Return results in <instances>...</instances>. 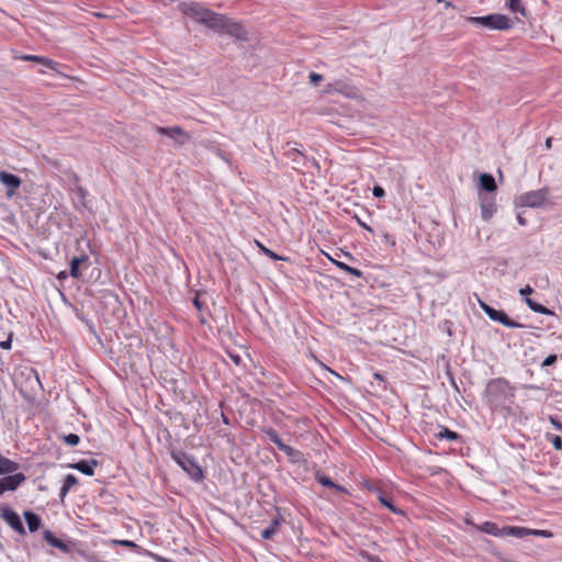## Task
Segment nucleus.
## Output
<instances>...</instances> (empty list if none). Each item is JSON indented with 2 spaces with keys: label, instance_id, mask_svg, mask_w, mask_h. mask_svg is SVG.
<instances>
[{
  "label": "nucleus",
  "instance_id": "obj_18",
  "mask_svg": "<svg viewBox=\"0 0 562 562\" xmlns=\"http://www.w3.org/2000/svg\"><path fill=\"white\" fill-rule=\"evenodd\" d=\"M282 522L283 517L278 514V516L273 518L265 529L261 530V538L265 540L271 539L279 531Z\"/></svg>",
  "mask_w": 562,
  "mask_h": 562
},
{
  "label": "nucleus",
  "instance_id": "obj_60",
  "mask_svg": "<svg viewBox=\"0 0 562 562\" xmlns=\"http://www.w3.org/2000/svg\"><path fill=\"white\" fill-rule=\"evenodd\" d=\"M546 145H547L548 148L551 147V139L550 138L547 139Z\"/></svg>",
  "mask_w": 562,
  "mask_h": 562
},
{
  "label": "nucleus",
  "instance_id": "obj_4",
  "mask_svg": "<svg viewBox=\"0 0 562 562\" xmlns=\"http://www.w3.org/2000/svg\"><path fill=\"white\" fill-rule=\"evenodd\" d=\"M550 189L548 187L525 192L515 198L516 207L541 209L549 203Z\"/></svg>",
  "mask_w": 562,
  "mask_h": 562
},
{
  "label": "nucleus",
  "instance_id": "obj_52",
  "mask_svg": "<svg viewBox=\"0 0 562 562\" xmlns=\"http://www.w3.org/2000/svg\"><path fill=\"white\" fill-rule=\"evenodd\" d=\"M69 491L70 490L68 487H66L65 485H61L60 491H59V497L61 501L66 497V495L68 494Z\"/></svg>",
  "mask_w": 562,
  "mask_h": 562
},
{
  "label": "nucleus",
  "instance_id": "obj_59",
  "mask_svg": "<svg viewBox=\"0 0 562 562\" xmlns=\"http://www.w3.org/2000/svg\"><path fill=\"white\" fill-rule=\"evenodd\" d=\"M445 8H453V4L450 1H446Z\"/></svg>",
  "mask_w": 562,
  "mask_h": 562
},
{
  "label": "nucleus",
  "instance_id": "obj_39",
  "mask_svg": "<svg viewBox=\"0 0 562 562\" xmlns=\"http://www.w3.org/2000/svg\"><path fill=\"white\" fill-rule=\"evenodd\" d=\"M558 359H559L558 355H554V353L553 355H549L542 361L541 367L544 368V367L554 366L558 362Z\"/></svg>",
  "mask_w": 562,
  "mask_h": 562
},
{
  "label": "nucleus",
  "instance_id": "obj_6",
  "mask_svg": "<svg viewBox=\"0 0 562 562\" xmlns=\"http://www.w3.org/2000/svg\"><path fill=\"white\" fill-rule=\"evenodd\" d=\"M480 306L483 312L494 322L502 324L508 328H525L527 327L525 324L518 323L512 318L503 311L496 310L487 303L480 301Z\"/></svg>",
  "mask_w": 562,
  "mask_h": 562
},
{
  "label": "nucleus",
  "instance_id": "obj_17",
  "mask_svg": "<svg viewBox=\"0 0 562 562\" xmlns=\"http://www.w3.org/2000/svg\"><path fill=\"white\" fill-rule=\"evenodd\" d=\"M86 265L89 266V257L87 255H81L78 257H74L69 262V274L72 278L78 279L81 276L80 266Z\"/></svg>",
  "mask_w": 562,
  "mask_h": 562
},
{
  "label": "nucleus",
  "instance_id": "obj_54",
  "mask_svg": "<svg viewBox=\"0 0 562 562\" xmlns=\"http://www.w3.org/2000/svg\"><path fill=\"white\" fill-rule=\"evenodd\" d=\"M551 422H552V425L554 426L555 429L562 431V422L555 420V419H552Z\"/></svg>",
  "mask_w": 562,
  "mask_h": 562
},
{
  "label": "nucleus",
  "instance_id": "obj_29",
  "mask_svg": "<svg viewBox=\"0 0 562 562\" xmlns=\"http://www.w3.org/2000/svg\"><path fill=\"white\" fill-rule=\"evenodd\" d=\"M40 60H37L36 63L50 69V70H55L58 72V67H59V63L54 60V59H50L46 56H41L38 57Z\"/></svg>",
  "mask_w": 562,
  "mask_h": 562
},
{
  "label": "nucleus",
  "instance_id": "obj_25",
  "mask_svg": "<svg viewBox=\"0 0 562 562\" xmlns=\"http://www.w3.org/2000/svg\"><path fill=\"white\" fill-rule=\"evenodd\" d=\"M519 529L522 532L520 536H516V538H524L527 536H536V537H543V538L552 537V532L550 530L530 529V528L520 527V526H519Z\"/></svg>",
  "mask_w": 562,
  "mask_h": 562
},
{
  "label": "nucleus",
  "instance_id": "obj_37",
  "mask_svg": "<svg viewBox=\"0 0 562 562\" xmlns=\"http://www.w3.org/2000/svg\"><path fill=\"white\" fill-rule=\"evenodd\" d=\"M77 484L78 479L74 474L69 473L64 477L63 485H65L69 490Z\"/></svg>",
  "mask_w": 562,
  "mask_h": 562
},
{
  "label": "nucleus",
  "instance_id": "obj_9",
  "mask_svg": "<svg viewBox=\"0 0 562 562\" xmlns=\"http://www.w3.org/2000/svg\"><path fill=\"white\" fill-rule=\"evenodd\" d=\"M155 130L158 134L173 139L179 145H183L190 138V135L179 125L169 127L156 126Z\"/></svg>",
  "mask_w": 562,
  "mask_h": 562
},
{
  "label": "nucleus",
  "instance_id": "obj_61",
  "mask_svg": "<svg viewBox=\"0 0 562 562\" xmlns=\"http://www.w3.org/2000/svg\"><path fill=\"white\" fill-rule=\"evenodd\" d=\"M66 276H67V274H66V272H65V271H63V272H60V273H59V276H58V277H59V278H66Z\"/></svg>",
  "mask_w": 562,
  "mask_h": 562
},
{
  "label": "nucleus",
  "instance_id": "obj_42",
  "mask_svg": "<svg viewBox=\"0 0 562 562\" xmlns=\"http://www.w3.org/2000/svg\"><path fill=\"white\" fill-rule=\"evenodd\" d=\"M308 79L311 85L317 86L323 80V76L317 72H311Z\"/></svg>",
  "mask_w": 562,
  "mask_h": 562
},
{
  "label": "nucleus",
  "instance_id": "obj_50",
  "mask_svg": "<svg viewBox=\"0 0 562 562\" xmlns=\"http://www.w3.org/2000/svg\"><path fill=\"white\" fill-rule=\"evenodd\" d=\"M447 374H448V378H449V381H450L451 385L454 387V390H456L457 392H460V390H459V387H458V384H457V382H456V380H454L453 374H452L451 372H449V371H448V373H447Z\"/></svg>",
  "mask_w": 562,
  "mask_h": 562
},
{
  "label": "nucleus",
  "instance_id": "obj_31",
  "mask_svg": "<svg viewBox=\"0 0 562 562\" xmlns=\"http://www.w3.org/2000/svg\"><path fill=\"white\" fill-rule=\"evenodd\" d=\"M547 440L554 447L555 450L562 451L561 436L548 432Z\"/></svg>",
  "mask_w": 562,
  "mask_h": 562
},
{
  "label": "nucleus",
  "instance_id": "obj_63",
  "mask_svg": "<svg viewBox=\"0 0 562 562\" xmlns=\"http://www.w3.org/2000/svg\"><path fill=\"white\" fill-rule=\"evenodd\" d=\"M161 561H162V562H170V560H168V559H162V558H161Z\"/></svg>",
  "mask_w": 562,
  "mask_h": 562
},
{
  "label": "nucleus",
  "instance_id": "obj_2",
  "mask_svg": "<svg viewBox=\"0 0 562 562\" xmlns=\"http://www.w3.org/2000/svg\"><path fill=\"white\" fill-rule=\"evenodd\" d=\"M516 389L505 378L491 379L483 392L485 404L493 412H509L515 402Z\"/></svg>",
  "mask_w": 562,
  "mask_h": 562
},
{
  "label": "nucleus",
  "instance_id": "obj_14",
  "mask_svg": "<svg viewBox=\"0 0 562 562\" xmlns=\"http://www.w3.org/2000/svg\"><path fill=\"white\" fill-rule=\"evenodd\" d=\"M369 488L371 491L375 492L378 501L384 507H386L389 510H391L395 515H401V516L404 515V510L394 505L393 497L389 493L383 491L381 487H372V486H370Z\"/></svg>",
  "mask_w": 562,
  "mask_h": 562
},
{
  "label": "nucleus",
  "instance_id": "obj_1",
  "mask_svg": "<svg viewBox=\"0 0 562 562\" xmlns=\"http://www.w3.org/2000/svg\"><path fill=\"white\" fill-rule=\"evenodd\" d=\"M179 10L198 23H201L209 29L234 37L237 41H248V33L244 25L237 21L227 18L224 14L216 13L199 2H181Z\"/></svg>",
  "mask_w": 562,
  "mask_h": 562
},
{
  "label": "nucleus",
  "instance_id": "obj_57",
  "mask_svg": "<svg viewBox=\"0 0 562 562\" xmlns=\"http://www.w3.org/2000/svg\"><path fill=\"white\" fill-rule=\"evenodd\" d=\"M524 389H526V390H540V387L538 385H533V384L524 385Z\"/></svg>",
  "mask_w": 562,
  "mask_h": 562
},
{
  "label": "nucleus",
  "instance_id": "obj_7",
  "mask_svg": "<svg viewBox=\"0 0 562 562\" xmlns=\"http://www.w3.org/2000/svg\"><path fill=\"white\" fill-rule=\"evenodd\" d=\"M480 531L485 532L487 535H492L494 537H515L521 535V530L519 526H505L499 528L497 524L493 521H484L481 526H475Z\"/></svg>",
  "mask_w": 562,
  "mask_h": 562
},
{
  "label": "nucleus",
  "instance_id": "obj_45",
  "mask_svg": "<svg viewBox=\"0 0 562 562\" xmlns=\"http://www.w3.org/2000/svg\"><path fill=\"white\" fill-rule=\"evenodd\" d=\"M40 55H29V54H23V55H20L19 57H16L18 59H21V60H24V61H33V63H36Z\"/></svg>",
  "mask_w": 562,
  "mask_h": 562
},
{
  "label": "nucleus",
  "instance_id": "obj_40",
  "mask_svg": "<svg viewBox=\"0 0 562 562\" xmlns=\"http://www.w3.org/2000/svg\"><path fill=\"white\" fill-rule=\"evenodd\" d=\"M381 237H382V240H383L386 245H389V246H391V247H394V246L396 245L395 237H394L392 234H390V233H387V232H383V233H382V235H381Z\"/></svg>",
  "mask_w": 562,
  "mask_h": 562
},
{
  "label": "nucleus",
  "instance_id": "obj_38",
  "mask_svg": "<svg viewBox=\"0 0 562 562\" xmlns=\"http://www.w3.org/2000/svg\"><path fill=\"white\" fill-rule=\"evenodd\" d=\"M74 547H75V543L72 541H63V540H60V542L58 543L56 549H59L64 553H69V552H71Z\"/></svg>",
  "mask_w": 562,
  "mask_h": 562
},
{
  "label": "nucleus",
  "instance_id": "obj_12",
  "mask_svg": "<svg viewBox=\"0 0 562 562\" xmlns=\"http://www.w3.org/2000/svg\"><path fill=\"white\" fill-rule=\"evenodd\" d=\"M0 182L7 188V195L12 196L22 184V179L11 172L0 171Z\"/></svg>",
  "mask_w": 562,
  "mask_h": 562
},
{
  "label": "nucleus",
  "instance_id": "obj_20",
  "mask_svg": "<svg viewBox=\"0 0 562 562\" xmlns=\"http://www.w3.org/2000/svg\"><path fill=\"white\" fill-rule=\"evenodd\" d=\"M23 516L25 518V521H26L30 532H35L40 529V527L42 525V518L40 515H37L36 513H34L32 510H25L23 513Z\"/></svg>",
  "mask_w": 562,
  "mask_h": 562
},
{
  "label": "nucleus",
  "instance_id": "obj_48",
  "mask_svg": "<svg viewBox=\"0 0 562 562\" xmlns=\"http://www.w3.org/2000/svg\"><path fill=\"white\" fill-rule=\"evenodd\" d=\"M341 82L340 81H337L335 82V85L333 83H328L327 85V88H326V92H330V91H340V88L338 86H340Z\"/></svg>",
  "mask_w": 562,
  "mask_h": 562
},
{
  "label": "nucleus",
  "instance_id": "obj_58",
  "mask_svg": "<svg viewBox=\"0 0 562 562\" xmlns=\"http://www.w3.org/2000/svg\"><path fill=\"white\" fill-rule=\"evenodd\" d=\"M222 420L225 425H229V419L224 413H222Z\"/></svg>",
  "mask_w": 562,
  "mask_h": 562
},
{
  "label": "nucleus",
  "instance_id": "obj_35",
  "mask_svg": "<svg viewBox=\"0 0 562 562\" xmlns=\"http://www.w3.org/2000/svg\"><path fill=\"white\" fill-rule=\"evenodd\" d=\"M61 439L65 443L71 447H75L80 442V437L77 434L64 435Z\"/></svg>",
  "mask_w": 562,
  "mask_h": 562
},
{
  "label": "nucleus",
  "instance_id": "obj_11",
  "mask_svg": "<svg viewBox=\"0 0 562 562\" xmlns=\"http://www.w3.org/2000/svg\"><path fill=\"white\" fill-rule=\"evenodd\" d=\"M26 480L24 473H11L0 479V495L5 492H13Z\"/></svg>",
  "mask_w": 562,
  "mask_h": 562
},
{
  "label": "nucleus",
  "instance_id": "obj_56",
  "mask_svg": "<svg viewBox=\"0 0 562 562\" xmlns=\"http://www.w3.org/2000/svg\"><path fill=\"white\" fill-rule=\"evenodd\" d=\"M373 376H374L375 380H379L381 382H385L384 376L381 373H379V372H375L373 374Z\"/></svg>",
  "mask_w": 562,
  "mask_h": 562
},
{
  "label": "nucleus",
  "instance_id": "obj_8",
  "mask_svg": "<svg viewBox=\"0 0 562 562\" xmlns=\"http://www.w3.org/2000/svg\"><path fill=\"white\" fill-rule=\"evenodd\" d=\"M477 195H479L482 220L487 222L497 212L496 196H495V194H487V193H483V192H479Z\"/></svg>",
  "mask_w": 562,
  "mask_h": 562
},
{
  "label": "nucleus",
  "instance_id": "obj_46",
  "mask_svg": "<svg viewBox=\"0 0 562 562\" xmlns=\"http://www.w3.org/2000/svg\"><path fill=\"white\" fill-rule=\"evenodd\" d=\"M533 292V289L530 285H526L525 288L519 290V294L525 299L529 297V295Z\"/></svg>",
  "mask_w": 562,
  "mask_h": 562
},
{
  "label": "nucleus",
  "instance_id": "obj_24",
  "mask_svg": "<svg viewBox=\"0 0 562 562\" xmlns=\"http://www.w3.org/2000/svg\"><path fill=\"white\" fill-rule=\"evenodd\" d=\"M525 303L527 304V306L532 311V312H536V313H539V314H542V315H554V312L551 311L550 308L546 307L544 305L533 301L532 299L530 297H525L524 299Z\"/></svg>",
  "mask_w": 562,
  "mask_h": 562
},
{
  "label": "nucleus",
  "instance_id": "obj_51",
  "mask_svg": "<svg viewBox=\"0 0 562 562\" xmlns=\"http://www.w3.org/2000/svg\"><path fill=\"white\" fill-rule=\"evenodd\" d=\"M516 218L520 226H526L528 224L527 218L524 217L521 213H518Z\"/></svg>",
  "mask_w": 562,
  "mask_h": 562
},
{
  "label": "nucleus",
  "instance_id": "obj_33",
  "mask_svg": "<svg viewBox=\"0 0 562 562\" xmlns=\"http://www.w3.org/2000/svg\"><path fill=\"white\" fill-rule=\"evenodd\" d=\"M112 543L115 544V546H122V547L131 548V549H133L134 551H136L138 553L143 550L138 544H136L132 540H112Z\"/></svg>",
  "mask_w": 562,
  "mask_h": 562
},
{
  "label": "nucleus",
  "instance_id": "obj_23",
  "mask_svg": "<svg viewBox=\"0 0 562 562\" xmlns=\"http://www.w3.org/2000/svg\"><path fill=\"white\" fill-rule=\"evenodd\" d=\"M435 437L439 440H448V441H462L461 435H459L457 431H453L445 426L440 427L439 432L435 435Z\"/></svg>",
  "mask_w": 562,
  "mask_h": 562
},
{
  "label": "nucleus",
  "instance_id": "obj_27",
  "mask_svg": "<svg viewBox=\"0 0 562 562\" xmlns=\"http://www.w3.org/2000/svg\"><path fill=\"white\" fill-rule=\"evenodd\" d=\"M333 263L340 270L353 276V277H357V278H362L363 277V272L357 268H353L342 261H338V260H335V259H331Z\"/></svg>",
  "mask_w": 562,
  "mask_h": 562
},
{
  "label": "nucleus",
  "instance_id": "obj_3",
  "mask_svg": "<svg viewBox=\"0 0 562 562\" xmlns=\"http://www.w3.org/2000/svg\"><path fill=\"white\" fill-rule=\"evenodd\" d=\"M169 453L171 459L181 468L190 480L200 483L205 479L204 471L194 456L176 448H171Z\"/></svg>",
  "mask_w": 562,
  "mask_h": 562
},
{
  "label": "nucleus",
  "instance_id": "obj_22",
  "mask_svg": "<svg viewBox=\"0 0 562 562\" xmlns=\"http://www.w3.org/2000/svg\"><path fill=\"white\" fill-rule=\"evenodd\" d=\"M20 468V464L15 461H12L2 454H0V475H7L14 473Z\"/></svg>",
  "mask_w": 562,
  "mask_h": 562
},
{
  "label": "nucleus",
  "instance_id": "obj_41",
  "mask_svg": "<svg viewBox=\"0 0 562 562\" xmlns=\"http://www.w3.org/2000/svg\"><path fill=\"white\" fill-rule=\"evenodd\" d=\"M452 325H453V324H452V322H451V321L446 319V321H443V322L439 325V327H440L443 331H446V334H447L449 337H451V336L453 335V334H452Z\"/></svg>",
  "mask_w": 562,
  "mask_h": 562
},
{
  "label": "nucleus",
  "instance_id": "obj_49",
  "mask_svg": "<svg viewBox=\"0 0 562 562\" xmlns=\"http://www.w3.org/2000/svg\"><path fill=\"white\" fill-rule=\"evenodd\" d=\"M193 305H194V307H195L198 311H200V312H201V311H202V308H203V305H204V304H203V302L199 299V295H198V294H196V295L194 296V299H193Z\"/></svg>",
  "mask_w": 562,
  "mask_h": 562
},
{
  "label": "nucleus",
  "instance_id": "obj_36",
  "mask_svg": "<svg viewBox=\"0 0 562 562\" xmlns=\"http://www.w3.org/2000/svg\"><path fill=\"white\" fill-rule=\"evenodd\" d=\"M359 554L366 562H383V560L380 557L371 554L366 550H361Z\"/></svg>",
  "mask_w": 562,
  "mask_h": 562
},
{
  "label": "nucleus",
  "instance_id": "obj_5",
  "mask_svg": "<svg viewBox=\"0 0 562 562\" xmlns=\"http://www.w3.org/2000/svg\"><path fill=\"white\" fill-rule=\"evenodd\" d=\"M467 22L497 31H506L513 27L510 19L501 13H491L484 16H468Z\"/></svg>",
  "mask_w": 562,
  "mask_h": 562
},
{
  "label": "nucleus",
  "instance_id": "obj_34",
  "mask_svg": "<svg viewBox=\"0 0 562 562\" xmlns=\"http://www.w3.org/2000/svg\"><path fill=\"white\" fill-rule=\"evenodd\" d=\"M76 552L82 557L87 562H101L98 554L88 552L82 549H77Z\"/></svg>",
  "mask_w": 562,
  "mask_h": 562
},
{
  "label": "nucleus",
  "instance_id": "obj_26",
  "mask_svg": "<svg viewBox=\"0 0 562 562\" xmlns=\"http://www.w3.org/2000/svg\"><path fill=\"white\" fill-rule=\"evenodd\" d=\"M262 434L267 436L269 441L274 443L279 449L284 445V442L281 440L278 431L272 427H262L261 428Z\"/></svg>",
  "mask_w": 562,
  "mask_h": 562
},
{
  "label": "nucleus",
  "instance_id": "obj_10",
  "mask_svg": "<svg viewBox=\"0 0 562 562\" xmlns=\"http://www.w3.org/2000/svg\"><path fill=\"white\" fill-rule=\"evenodd\" d=\"M1 510V517L3 520L18 533L25 535V528L22 524V520L18 513H15L11 507L8 505H3L0 507Z\"/></svg>",
  "mask_w": 562,
  "mask_h": 562
},
{
  "label": "nucleus",
  "instance_id": "obj_53",
  "mask_svg": "<svg viewBox=\"0 0 562 562\" xmlns=\"http://www.w3.org/2000/svg\"><path fill=\"white\" fill-rule=\"evenodd\" d=\"M232 361L236 364H239L241 361V358L239 355L228 353Z\"/></svg>",
  "mask_w": 562,
  "mask_h": 562
},
{
  "label": "nucleus",
  "instance_id": "obj_28",
  "mask_svg": "<svg viewBox=\"0 0 562 562\" xmlns=\"http://www.w3.org/2000/svg\"><path fill=\"white\" fill-rule=\"evenodd\" d=\"M256 246L258 247L259 251L267 256L268 258H270L271 260H274V261H278V260H282V261H285L286 258L283 257V256H280L278 255L277 252H274L273 250L267 248L263 244H261L260 241L256 240Z\"/></svg>",
  "mask_w": 562,
  "mask_h": 562
},
{
  "label": "nucleus",
  "instance_id": "obj_43",
  "mask_svg": "<svg viewBox=\"0 0 562 562\" xmlns=\"http://www.w3.org/2000/svg\"><path fill=\"white\" fill-rule=\"evenodd\" d=\"M372 194L374 198L381 199L385 196V190L381 186H374L372 189Z\"/></svg>",
  "mask_w": 562,
  "mask_h": 562
},
{
  "label": "nucleus",
  "instance_id": "obj_62",
  "mask_svg": "<svg viewBox=\"0 0 562 562\" xmlns=\"http://www.w3.org/2000/svg\"><path fill=\"white\" fill-rule=\"evenodd\" d=\"M313 165L318 166V162L315 159H312Z\"/></svg>",
  "mask_w": 562,
  "mask_h": 562
},
{
  "label": "nucleus",
  "instance_id": "obj_19",
  "mask_svg": "<svg viewBox=\"0 0 562 562\" xmlns=\"http://www.w3.org/2000/svg\"><path fill=\"white\" fill-rule=\"evenodd\" d=\"M280 450L288 456L289 461L291 463L297 464V463H303L306 461L302 451H300L299 449H295L289 445H285V443L282 445Z\"/></svg>",
  "mask_w": 562,
  "mask_h": 562
},
{
  "label": "nucleus",
  "instance_id": "obj_16",
  "mask_svg": "<svg viewBox=\"0 0 562 562\" xmlns=\"http://www.w3.org/2000/svg\"><path fill=\"white\" fill-rule=\"evenodd\" d=\"M98 465H99V461L97 459L80 460L74 464H69L70 468H72L88 476H91L94 474V468Z\"/></svg>",
  "mask_w": 562,
  "mask_h": 562
},
{
  "label": "nucleus",
  "instance_id": "obj_15",
  "mask_svg": "<svg viewBox=\"0 0 562 562\" xmlns=\"http://www.w3.org/2000/svg\"><path fill=\"white\" fill-rule=\"evenodd\" d=\"M497 184L495 178L487 172L481 173L479 178V192L495 194Z\"/></svg>",
  "mask_w": 562,
  "mask_h": 562
},
{
  "label": "nucleus",
  "instance_id": "obj_47",
  "mask_svg": "<svg viewBox=\"0 0 562 562\" xmlns=\"http://www.w3.org/2000/svg\"><path fill=\"white\" fill-rule=\"evenodd\" d=\"M12 346V335H10L5 340L0 341V347L2 349H10Z\"/></svg>",
  "mask_w": 562,
  "mask_h": 562
},
{
  "label": "nucleus",
  "instance_id": "obj_44",
  "mask_svg": "<svg viewBox=\"0 0 562 562\" xmlns=\"http://www.w3.org/2000/svg\"><path fill=\"white\" fill-rule=\"evenodd\" d=\"M352 218L357 222L359 226H361L363 229L373 233V229L371 226H369L367 223H364L357 214L352 216Z\"/></svg>",
  "mask_w": 562,
  "mask_h": 562
},
{
  "label": "nucleus",
  "instance_id": "obj_13",
  "mask_svg": "<svg viewBox=\"0 0 562 562\" xmlns=\"http://www.w3.org/2000/svg\"><path fill=\"white\" fill-rule=\"evenodd\" d=\"M284 156L292 162V168L300 171L307 167V157L296 147H291L284 151Z\"/></svg>",
  "mask_w": 562,
  "mask_h": 562
},
{
  "label": "nucleus",
  "instance_id": "obj_55",
  "mask_svg": "<svg viewBox=\"0 0 562 562\" xmlns=\"http://www.w3.org/2000/svg\"><path fill=\"white\" fill-rule=\"evenodd\" d=\"M77 192H78V194H79L82 199H85V198H86V195H87V190H86V189H83L82 187H79V188L77 189Z\"/></svg>",
  "mask_w": 562,
  "mask_h": 562
},
{
  "label": "nucleus",
  "instance_id": "obj_21",
  "mask_svg": "<svg viewBox=\"0 0 562 562\" xmlns=\"http://www.w3.org/2000/svg\"><path fill=\"white\" fill-rule=\"evenodd\" d=\"M315 479L316 481L324 487H329V488H334L338 492H341V493H347V488L339 485V484H336L329 476H327L326 474L324 473H321V472H317L315 474Z\"/></svg>",
  "mask_w": 562,
  "mask_h": 562
},
{
  "label": "nucleus",
  "instance_id": "obj_32",
  "mask_svg": "<svg viewBox=\"0 0 562 562\" xmlns=\"http://www.w3.org/2000/svg\"><path fill=\"white\" fill-rule=\"evenodd\" d=\"M43 538L44 540L52 547L56 548L58 543L60 542V539H58L50 530L46 529L43 531Z\"/></svg>",
  "mask_w": 562,
  "mask_h": 562
},
{
  "label": "nucleus",
  "instance_id": "obj_64",
  "mask_svg": "<svg viewBox=\"0 0 562 562\" xmlns=\"http://www.w3.org/2000/svg\"><path fill=\"white\" fill-rule=\"evenodd\" d=\"M34 373H35V379H36L37 381H40L37 373H36L35 371H34Z\"/></svg>",
  "mask_w": 562,
  "mask_h": 562
},
{
  "label": "nucleus",
  "instance_id": "obj_30",
  "mask_svg": "<svg viewBox=\"0 0 562 562\" xmlns=\"http://www.w3.org/2000/svg\"><path fill=\"white\" fill-rule=\"evenodd\" d=\"M506 5L512 12H519L526 15V9L521 5L520 0H506Z\"/></svg>",
  "mask_w": 562,
  "mask_h": 562
}]
</instances>
